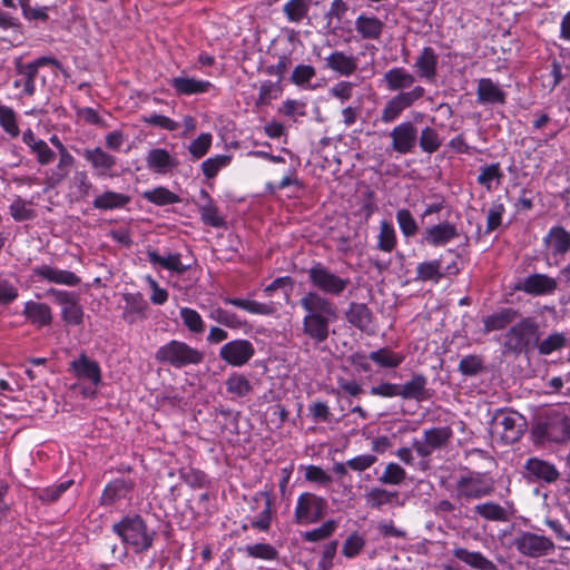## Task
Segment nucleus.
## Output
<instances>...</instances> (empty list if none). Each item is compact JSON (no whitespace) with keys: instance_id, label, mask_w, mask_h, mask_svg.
Masks as SVG:
<instances>
[{"instance_id":"nucleus-55","label":"nucleus","mask_w":570,"mask_h":570,"mask_svg":"<svg viewBox=\"0 0 570 570\" xmlns=\"http://www.w3.org/2000/svg\"><path fill=\"white\" fill-rule=\"evenodd\" d=\"M248 557L265 561H274L278 558V551L269 543L247 544L242 549Z\"/></svg>"},{"instance_id":"nucleus-16","label":"nucleus","mask_w":570,"mask_h":570,"mask_svg":"<svg viewBox=\"0 0 570 570\" xmlns=\"http://www.w3.org/2000/svg\"><path fill=\"white\" fill-rule=\"evenodd\" d=\"M83 158L90 164L95 176L98 178L118 177L115 168L117 158L101 147L88 148L83 151Z\"/></svg>"},{"instance_id":"nucleus-1","label":"nucleus","mask_w":570,"mask_h":570,"mask_svg":"<svg viewBox=\"0 0 570 570\" xmlns=\"http://www.w3.org/2000/svg\"><path fill=\"white\" fill-rule=\"evenodd\" d=\"M308 281L316 291L307 292L301 299L304 311L302 332L315 344L324 343L330 336V327L338 318L334 302L322 295L341 296L350 285L348 277H342L321 262L314 263L308 272Z\"/></svg>"},{"instance_id":"nucleus-25","label":"nucleus","mask_w":570,"mask_h":570,"mask_svg":"<svg viewBox=\"0 0 570 570\" xmlns=\"http://www.w3.org/2000/svg\"><path fill=\"white\" fill-rule=\"evenodd\" d=\"M16 78L12 86L20 89V97H31L36 92V77L38 72L35 67L29 63H23L21 58L14 61Z\"/></svg>"},{"instance_id":"nucleus-5","label":"nucleus","mask_w":570,"mask_h":570,"mask_svg":"<svg viewBox=\"0 0 570 570\" xmlns=\"http://www.w3.org/2000/svg\"><path fill=\"white\" fill-rule=\"evenodd\" d=\"M426 91L421 85H416L407 91H401L386 100L381 111L380 120L383 124H392L397 120L404 110L420 101Z\"/></svg>"},{"instance_id":"nucleus-22","label":"nucleus","mask_w":570,"mask_h":570,"mask_svg":"<svg viewBox=\"0 0 570 570\" xmlns=\"http://www.w3.org/2000/svg\"><path fill=\"white\" fill-rule=\"evenodd\" d=\"M145 161L148 170L157 175H167L179 165V160L175 154L160 147L148 150Z\"/></svg>"},{"instance_id":"nucleus-49","label":"nucleus","mask_w":570,"mask_h":570,"mask_svg":"<svg viewBox=\"0 0 570 570\" xmlns=\"http://www.w3.org/2000/svg\"><path fill=\"white\" fill-rule=\"evenodd\" d=\"M19 296L18 279L0 273V305H9Z\"/></svg>"},{"instance_id":"nucleus-59","label":"nucleus","mask_w":570,"mask_h":570,"mask_svg":"<svg viewBox=\"0 0 570 570\" xmlns=\"http://www.w3.org/2000/svg\"><path fill=\"white\" fill-rule=\"evenodd\" d=\"M72 480H68L58 484H52L37 491V498L43 503H52L57 501L72 484Z\"/></svg>"},{"instance_id":"nucleus-44","label":"nucleus","mask_w":570,"mask_h":570,"mask_svg":"<svg viewBox=\"0 0 570 570\" xmlns=\"http://www.w3.org/2000/svg\"><path fill=\"white\" fill-rule=\"evenodd\" d=\"M368 358L380 367L396 368L404 362L405 355L400 352H394L389 347H382L372 351L368 354Z\"/></svg>"},{"instance_id":"nucleus-15","label":"nucleus","mask_w":570,"mask_h":570,"mask_svg":"<svg viewBox=\"0 0 570 570\" xmlns=\"http://www.w3.org/2000/svg\"><path fill=\"white\" fill-rule=\"evenodd\" d=\"M49 142L58 150L59 155L56 167L46 173L47 183L53 187L68 177L70 169L75 164V157L69 153L57 135H52L49 138Z\"/></svg>"},{"instance_id":"nucleus-26","label":"nucleus","mask_w":570,"mask_h":570,"mask_svg":"<svg viewBox=\"0 0 570 570\" xmlns=\"http://www.w3.org/2000/svg\"><path fill=\"white\" fill-rule=\"evenodd\" d=\"M383 81L389 91L401 92L407 91L415 87L416 78L414 73L410 72L404 67H393L389 69L384 76Z\"/></svg>"},{"instance_id":"nucleus-36","label":"nucleus","mask_w":570,"mask_h":570,"mask_svg":"<svg viewBox=\"0 0 570 570\" xmlns=\"http://www.w3.org/2000/svg\"><path fill=\"white\" fill-rule=\"evenodd\" d=\"M146 254L148 262L153 266H159L177 274H181L187 269L181 263V255L179 253H168L166 256H161L157 250L148 249Z\"/></svg>"},{"instance_id":"nucleus-6","label":"nucleus","mask_w":570,"mask_h":570,"mask_svg":"<svg viewBox=\"0 0 570 570\" xmlns=\"http://www.w3.org/2000/svg\"><path fill=\"white\" fill-rule=\"evenodd\" d=\"M45 295L52 297L53 302L60 307L61 320L67 325H82L85 313L80 304V297L76 292L50 287Z\"/></svg>"},{"instance_id":"nucleus-41","label":"nucleus","mask_w":570,"mask_h":570,"mask_svg":"<svg viewBox=\"0 0 570 570\" xmlns=\"http://www.w3.org/2000/svg\"><path fill=\"white\" fill-rule=\"evenodd\" d=\"M253 500L263 501L264 508L256 518L250 521V525L259 531H268L272 524V497L267 491L257 492Z\"/></svg>"},{"instance_id":"nucleus-17","label":"nucleus","mask_w":570,"mask_h":570,"mask_svg":"<svg viewBox=\"0 0 570 570\" xmlns=\"http://www.w3.org/2000/svg\"><path fill=\"white\" fill-rule=\"evenodd\" d=\"M390 137L392 139V150L401 155H407L415 148L417 129L412 121L405 120L393 127Z\"/></svg>"},{"instance_id":"nucleus-37","label":"nucleus","mask_w":570,"mask_h":570,"mask_svg":"<svg viewBox=\"0 0 570 570\" xmlns=\"http://www.w3.org/2000/svg\"><path fill=\"white\" fill-rule=\"evenodd\" d=\"M346 321L361 331H367L373 322V314L364 303H351L346 311Z\"/></svg>"},{"instance_id":"nucleus-2","label":"nucleus","mask_w":570,"mask_h":570,"mask_svg":"<svg viewBox=\"0 0 570 570\" xmlns=\"http://www.w3.org/2000/svg\"><path fill=\"white\" fill-rule=\"evenodd\" d=\"M112 532L135 553L148 551L155 540V532L148 529L139 514L124 517L112 525Z\"/></svg>"},{"instance_id":"nucleus-48","label":"nucleus","mask_w":570,"mask_h":570,"mask_svg":"<svg viewBox=\"0 0 570 570\" xmlns=\"http://www.w3.org/2000/svg\"><path fill=\"white\" fill-rule=\"evenodd\" d=\"M566 344H567L566 334L560 333V332H553L541 341H540V337L537 338L534 348L538 350L540 355H550L557 351L562 350L566 346Z\"/></svg>"},{"instance_id":"nucleus-58","label":"nucleus","mask_w":570,"mask_h":570,"mask_svg":"<svg viewBox=\"0 0 570 570\" xmlns=\"http://www.w3.org/2000/svg\"><path fill=\"white\" fill-rule=\"evenodd\" d=\"M183 324L195 334H200L205 331V323L200 314L190 307H181L179 311Z\"/></svg>"},{"instance_id":"nucleus-31","label":"nucleus","mask_w":570,"mask_h":570,"mask_svg":"<svg viewBox=\"0 0 570 570\" xmlns=\"http://www.w3.org/2000/svg\"><path fill=\"white\" fill-rule=\"evenodd\" d=\"M326 67L341 76L348 77L357 69V59L344 51H333L325 58Z\"/></svg>"},{"instance_id":"nucleus-62","label":"nucleus","mask_w":570,"mask_h":570,"mask_svg":"<svg viewBox=\"0 0 570 570\" xmlns=\"http://www.w3.org/2000/svg\"><path fill=\"white\" fill-rule=\"evenodd\" d=\"M395 218L404 237H413L417 233V223L409 209H399Z\"/></svg>"},{"instance_id":"nucleus-32","label":"nucleus","mask_w":570,"mask_h":570,"mask_svg":"<svg viewBox=\"0 0 570 570\" xmlns=\"http://www.w3.org/2000/svg\"><path fill=\"white\" fill-rule=\"evenodd\" d=\"M223 302L227 305L235 306L253 315H273L276 311L274 303H261L249 298L240 297H223Z\"/></svg>"},{"instance_id":"nucleus-3","label":"nucleus","mask_w":570,"mask_h":570,"mask_svg":"<svg viewBox=\"0 0 570 570\" xmlns=\"http://www.w3.org/2000/svg\"><path fill=\"white\" fill-rule=\"evenodd\" d=\"M540 337V328L532 317H523L513 323L502 335L504 352L520 355L534 350L537 338Z\"/></svg>"},{"instance_id":"nucleus-52","label":"nucleus","mask_w":570,"mask_h":570,"mask_svg":"<svg viewBox=\"0 0 570 570\" xmlns=\"http://www.w3.org/2000/svg\"><path fill=\"white\" fill-rule=\"evenodd\" d=\"M225 385L227 392L237 397L246 396L252 390L248 379L240 373H232L227 377Z\"/></svg>"},{"instance_id":"nucleus-19","label":"nucleus","mask_w":570,"mask_h":570,"mask_svg":"<svg viewBox=\"0 0 570 570\" xmlns=\"http://www.w3.org/2000/svg\"><path fill=\"white\" fill-rule=\"evenodd\" d=\"M557 287L558 283L556 278L540 273L531 274L515 285V289L531 296L551 295L556 292Z\"/></svg>"},{"instance_id":"nucleus-56","label":"nucleus","mask_w":570,"mask_h":570,"mask_svg":"<svg viewBox=\"0 0 570 570\" xmlns=\"http://www.w3.org/2000/svg\"><path fill=\"white\" fill-rule=\"evenodd\" d=\"M337 529V522L335 520H326L318 528L305 531L302 538L306 542H318L330 538Z\"/></svg>"},{"instance_id":"nucleus-20","label":"nucleus","mask_w":570,"mask_h":570,"mask_svg":"<svg viewBox=\"0 0 570 570\" xmlns=\"http://www.w3.org/2000/svg\"><path fill=\"white\" fill-rule=\"evenodd\" d=\"M439 55L432 47H424L413 63L415 78L434 83L438 78Z\"/></svg>"},{"instance_id":"nucleus-35","label":"nucleus","mask_w":570,"mask_h":570,"mask_svg":"<svg viewBox=\"0 0 570 570\" xmlns=\"http://www.w3.org/2000/svg\"><path fill=\"white\" fill-rule=\"evenodd\" d=\"M479 171L476 183L485 188L487 191H492L498 188L504 177L500 163L480 166Z\"/></svg>"},{"instance_id":"nucleus-43","label":"nucleus","mask_w":570,"mask_h":570,"mask_svg":"<svg viewBox=\"0 0 570 570\" xmlns=\"http://www.w3.org/2000/svg\"><path fill=\"white\" fill-rule=\"evenodd\" d=\"M453 556L471 568L478 570H497V566L481 552L469 551L464 548H455L453 550Z\"/></svg>"},{"instance_id":"nucleus-10","label":"nucleus","mask_w":570,"mask_h":570,"mask_svg":"<svg viewBox=\"0 0 570 570\" xmlns=\"http://www.w3.org/2000/svg\"><path fill=\"white\" fill-rule=\"evenodd\" d=\"M136 480L130 476H120L109 481L100 495L99 503L102 507H115L121 501L128 503L132 500Z\"/></svg>"},{"instance_id":"nucleus-27","label":"nucleus","mask_w":570,"mask_h":570,"mask_svg":"<svg viewBox=\"0 0 570 570\" xmlns=\"http://www.w3.org/2000/svg\"><path fill=\"white\" fill-rule=\"evenodd\" d=\"M199 196L203 203L197 204V207L203 224L214 228H226L225 217L219 213L210 195L205 189H200Z\"/></svg>"},{"instance_id":"nucleus-42","label":"nucleus","mask_w":570,"mask_h":570,"mask_svg":"<svg viewBox=\"0 0 570 570\" xmlns=\"http://www.w3.org/2000/svg\"><path fill=\"white\" fill-rule=\"evenodd\" d=\"M208 316L210 320L230 330H247L250 327L249 323L245 318L219 306L212 308Z\"/></svg>"},{"instance_id":"nucleus-47","label":"nucleus","mask_w":570,"mask_h":570,"mask_svg":"<svg viewBox=\"0 0 570 570\" xmlns=\"http://www.w3.org/2000/svg\"><path fill=\"white\" fill-rule=\"evenodd\" d=\"M552 255L563 256L570 249V234L563 227H552L548 234Z\"/></svg>"},{"instance_id":"nucleus-12","label":"nucleus","mask_w":570,"mask_h":570,"mask_svg":"<svg viewBox=\"0 0 570 570\" xmlns=\"http://www.w3.org/2000/svg\"><path fill=\"white\" fill-rule=\"evenodd\" d=\"M219 357L228 365L242 367L255 355L253 343L245 338H236L225 343L218 353Z\"/></svg>"},{"instance_id":"nucleus-30","label":"nucleus","mask_w":570,"mask_h":570,"mask_svg":"<svg viewBox=\"0 0 570 570\" xmlns=\"http://www.w3.org/2000/svg\"><path fill=\"white\" fill-rule=\"evenodd\" d=\"M519 316V312L512 307H502L483 318V333L504 330L512 325Z\"/></svg>"},{"instance_id":"nucleus-39","label":"nucleus","mask_w":570,"mask_h":570,"mask_svg":"<svg viewBox=\"0 0 570 570\" xmlns=\"http://www.w3.org/2000/svg\"><path fill=\"white\" fill-rule=\"evenodd\" d=\"M442 278H444V273L441 258L423 261L417 264L415 281L439 284Z\"/></svg>"},{"instance_id":"nucleus-33","label":"nucleus","mask_w":570,"mask_h":570,"mask_svg":"<svg viewBox=\"0 0 570 570\" xmlns=\"http://www.w3.org/2000/svg\"><path fill=\"white\" fill-rule=\"evenodd\" d=\"M478 101L480 104H504L505 92L491 78H481L476 89Z\"/></svg>"},{"instance_id":"nucleus-28","label":"nucleus","mask_w":570,"mask_h":570,"mask_svg":"<svg viewBox=\"0 0 570 570\" xmlns=\"http://www.w3.org/2000/svg\"><path fill=\"white\" fill-rule=\"evenodd\" d=\"M75 375L79 380L88 381L94 386L101 382V370L98 362L89 358L86 354H80L78 358L70 364Z\"/></svg>"},{"instance_id":"nucleus-23","label":"nucleus","mask_w":570,"mask_h":570,"mask_svg":"<svg viewBox=\"0 0 570 570\" xmlns=\"http://www.w3.org/2000/svg\"><path fill=\"white\" fill-rule=\"evenodd\" d=\"M399 387L402 400H413L421 403L432 396L428 387V377L422 373H414L404 384H399Z\"/></svg>"},{"instance_id":"nucleus-21","label":"nucleus","mask_w":570,"mask_h":570,"mask_svg":"<svg viewBox=\"0 0 570 570\" xmlns=\"http://www.w3.org/2000/svg\"><path fill=\"white\" fill-rule=\"evenodd\" d=\"M32 275L38 281L65 285L69 287L78 286L81 278L71 271L60 269L51 265L42 264L32 268Z\"/></svg>"},{"instance_id":"nucleus-18","label":"nucleus","mask_w":570,"mask_h":570,"mask_svg":"<svg viewBox=\"0 0 570 570\" xmlns=\"http://www.w3.org/2000/svg\"><path fill=\"white\" fill-rule=\"evenodd\" d=\"M460 236L455 223L444 220L425 228L422 235V243L432 247H442Z\"/></svg>"},{"instance_id":"nucleus-14","label":"nucleus","mask_w":570,"mask_h":570,"mask_svg":"<svg viewBox=\"0 0 570 570\" xmlns=\"http://www.w3.org/2000/svg\"><path fill=\"white\" fill-rule=\"evenodd\" d=\"M492 491V483L479 473L461 476L455 484V495L458 499H480L491 494Z\"/></svg>"},{"instance_id":"nucleus-4","label":"nucleus","mask_w":570,"mask_h":570,"mask_svg":"<svg viewBox=\"0 0 570 570\" xmlns=\"http://www.w3.org/2000/svg\"><path fill=\"white\" fill-rule=\"evenodd\" d=\"M155 360L163 365L174 368H183L190 365H198L204 360V354L179 340H170L158 347Z\"/></svg>"},{"instance_id":"nucleus-51","label":"nucleus","mask_w":570,"mask_h":570,"mask_svg":"<svg viewBox=\"0 0 570 570\" xmlns=\"http://www.w3.org/2000/svg\"><path fill=\"white\" fill-rule=\"evenodd\" d=\"M475 513L489 521H507V510L495 502H484L474 507Z\"/></svg>"},{"instance_id":"nucleus-61","label":"nucleus","mask_w":570,"mask_h":570,"mask_svg":"<svg viewBox=\"0 0 570 570\" xmlns=\"http://www.w3.org/2000/svg\"><path fill=\"white\" fill-rule=\"evenodd\" d=\"M145 125L156 127L166 131H176L179 128V122L169 118L168 116L151 112L141 117Z\"/></svg>"},{"instance_id":"nucleus-57","label":"nucleus","mask_w":570,"mask_h":570,"mask_svg":"<svg viewBox=\"0 0 570 570\" xmlns=\"http://www.w3.org/2000/svg\"><path fill=\"white\" fill-rule=\"evenodd\" d=\"M213 136L209 132H202L193 139L188 146V153L193 160L203 158L210 149Z\"/></svg>"},{"instance_id":"nucleus-13","label":"nucleus","mask_w":570,"mask_h":570,"mask_svg":"<svg viewBox=\"0 0 570 570\" xmlns=\"http://www.w3.org/2000/svg\"><path fill=\"white\" fill-rule=\"evenodd\" d=\"M523 475L530 482L552 484L560 478V472L554 463L539 456H531L523 465Z\"/></svg>"},{"instance_id":"nucleus-46","label":"nucleus","mask_w":570,"mask_h":570,"mask_svg":"<svg viewBox=\"0 0 570 570\" xmlns=\"http://www.w3.org/2000/svg\"><path fill=\"white\" fill-rule=\"evenodd\" d=\"M142 198L156 206L173 205L180 202V197L167 187L158 186L142 193Z\"/></svg>"},{"instance_id":"nucleus-38","label":"nucleus","mask_w":570,"mask_h":570,"mask_svg":"<svg viewBox=\"0 0 570 570\" xmlns=\"http://www.w3.org/2000/svg\"><path fill=\"white\" fill-rule=\"evenodd\" d=\"M384 23L374 16L360 14L355 20V30L362 39L376 40L381 37Z\"/></svg>"},{"instance_id":"nucleus-7","label":"nucleus","mask_w":570,"mask_h":570,"mask_svg":"<svg viewBox=\"0 0 570 570\" xmlns=\"http://www.w3.org/2000/svg\"><path fill=\"white\" fill-rule=\"evenodd\" d=\"M326 510V499L312 492H303L296 501L294 520L302 525L313 524L324 518Z\"/></svg>"},{"instance_id":"nucleus-63","label":"nucleus","mask_w":570,"mask_h":570,"mask_svg":"<svg viewBox=\"0 0 570 570\" xmlns=\"http://www.w3.org/2000/svg\"><path fill=\"white\" fill-rule=\"evenodd\" d=\"M180 479L191 489H203L209 483L207 474L194 468L180 471Z\"/></svg>"},{"instance_id":"nucleus-53","label":"nucleus","mask_w":570,"mask_h":570,"mask_svg":"<svg viewBox=\"0 0 570 570\" xmlns=\"http://www.w3.org/2000/svg\"><path fill=\"white\" fill-rule=\"evenodd\" d=\"M419 145L422 151L433 154L441 147L442 138L433 127L426 126L420 132Z\"/></svg>"},{"instance_id":"nucleus-24","label":"nucleus","mask_w":570,"mask_h":570,"mask_svg":"<svg viewBox=\"0 0 570 570\" xmlns=\"http://www.w3.org/2000/svg\"><path fill=\"white\" fill-rule=\"evenodd\" d=\"M169 85L178 96L206 94L214 88V85L208 80L197 79L184 73L171 78Z\"/></svg>"},{"instance_id":"nucleus-29","label":"nucleus","mask_w":570,"mask_h":570,"mask_svg":"<svg viewBox=\"0 0 570 570\" xmlns=\"http://www.w3.org/2000/svg\"><path fill=\"white\" fill-rule=\"evenodd\" d=\"M22 315L29 323L39 328L51 325L53 318L51 307L48 304L35 301L24 303Z\"/></svg>"},{"instance_id":"nucleus-9","label":"nucleus","mask_w":570,"mask_h":570,"mask_svg":"<svg viewBox=\"0 0 570 570\" xmlns=\"http://www.w3.org/2000/svg\"><path fill=\"white\" fill-rule=\"evenodd\" d=\"M493 420L495 430L505 444L519 441L524 432V419L518 412L499 410Z\"/></svg>"},{"instance_id":"nucleus-45","label":"nucleus","mask_w":570,"mask_h":570,"mask_svg":"<svg viewBox=\"0 0 570 570\" xmlns=\"http://www.w3.org/2000/svg\"><path fill=\"white\" fill-rule=\"evenodd\" d=\"M397 246V235L393 224L386 219L380 222L376 236V248L384 253H392Z\"/></svg>"},{"instance_id":"nucleus-40","label":"nucleus","mask_w":570,"mask_h":570,"mask_svg":"<svg viewBox=\"0 0 570 570\" xmlns=\"http://www.w3.org/2000/svg\"><path fill=\"white\" fill-rule=\"evenodd\" d=\"M364 500L371 509L381 510L385 505H392L399 502V493L396 491H389L384 488H371L365 494Z\"/></svg>"},{"instance_id":"nucleus-34","label":"nucleus","mask_w":570,"mask_h":570,"mask_svg":"<svg viewBox=\"0 0 570 570\" xmlns=\"http://www.w3.org/2000/svg\"><path fill=\"white\" fill-rule=\"evenodd\" d=\"M130 200V196L126 194L107 189L95 197L92 207L99 210L121 209L125 208Z\"/></svg>"},{"instance_id":"nucleus-8","label":"nucleus","mask_w":570,"mask_h":570,"mask_svg":"<svg viewBox=\"0 0 570 570\" xmlns=\"http://www.w3.org/2000/svg\"><path fill=\"white\" fill-rule=\"evenodd\" d=\"M517 551L529 558H542L556 549L553 541L547 535L531 531H519L513 539Z\"/></svg>"},{"instance_id":"nucleus-54","label":"nucleus","mask_w":570,"mask_h":570,"mask_svg":"<svg viewBox=\"0 0 570 570\" xmlns=\"http://www.w3.org/2000/svg\"><path fill=\"white\" fill-rule=\"evenodd\" d=\"M230 155H215L213 157L205 159L200 165V169L204 176L210 179L216 177L219 170L227 167L230 164Z\"/></svg>"},{"instance_id":"nucleus-64","label":"nucleus","mask_w":570,"mask_h":570,"mask_svg":"<svg viewBox=\"0 0 570 570\" xmlns=\"http://www.w3.org/2000/svg\"><path fill=\"white\" fill-rule=\"evenodd\" d=\"M366 541L363 535L357 532L351 533L344 541L342 554L347 559H353L364 549Z\"/></svg>"},{"instance_id":"nucleus-11","label":"nucleus","mask_w":570,"mask_h":570,"mask_svg":"<svg viewBox=\"0 0 570 570\" xmlns=\"http://www.w3.org/2000/svg\"><path fill=\"white\" fill-rule=\"evenodd\" d=\"M452 438L449 426H439L425 430L421 439H414L412 446L421 458H428L436 450L445 446Z\"/></svg>"},{"instance_id":"nucleus-60","label":"nucleus","mask_w":570,"mask_h":570,"mask_svg":"<svg viewBox=\"0 0 570 570\" xmlns=\"http://www.w3.org/2000/svg\"><path fill=\"white\" fill-rule=\"evenodd\" d=\"M406 479L405 470L397 463L390 462L386 464L379 481L386 485H399Z\"/></svg>"},{"instance_id":"nucleus-50","label":"nucleus","mask_w":570,"mask_h":570,"mask_svg":"<svg viewBox=\"0 0 570 570\" xmlns=\"http://www.w3.org/2000/svg\"><path fill=\"white\" fill-rule=\"evenodd\" d=\"M309 0H289L283 6V12L289 22L299 23L308 13Z\"/></svg>"}]
</instances>
